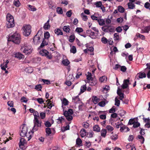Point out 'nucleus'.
I'll return each mask as SVG.
<instances>
[{
	"label": "nucleus",
	"mask_w": 150,
	"mask_h": 150,
	"mask_svg": "<svg viewBox=\"0 0 150 150\" xmlns=\"http://www.w3.org/2000/svg\"><path fill=\"white\" fill-rule=\"evenodd\" d=\"M35 88L38 91H41L42 88V86L41 85H37L35 86Z\"/></svg>",
	"instance_id": "62"
},
{
	"label": "nucleus",
	"mask_w": 150,
	"mask_h": 150,
	"mask_svg": "<svg viewBox=\"0 0 150 150\" xmlns=\"http://www.w3.org/2000/svg\"><path fill=\"white\" fill-rule=\"evenodd\" d=\"M107 78L105 76H103L102 77H100L99 78L100 81L101 82H102L105 81H106L107 80Z\"/></svg>",
	"instance_id": "45"
},
{
	"label": "nucleus",
	"mask_w": 150,
	"mask_h": 150,
	"mask_svg": "<svg viewBox=\"0 0 150 150\" xmlns=\"http://www.w3.org/2000/svg\"><path fill=\"white\" fill-rule=\"evenodd\" d=\"M34 132H33V130L32 131L30 132H29L28 133H27V134L25 135L27 138L28 139V140L29 141L30 139L32 138V135H33V133Z\"/></svg>",
	"instance_id": "16"
},
{
	"label": "nucleus",
	"mask_w": 150,
	"mask_h": 150,
	"mask_svg": "<svg viewBox=\"0 0 150 150\" xmlns=\"http://www.w3.org/2000/svg\"><path fill=\"white\" fill-rule=\"evenodd\" d=\"M114 39L115 40H119V35L118 33H115L114 34Z\"/></svg>",
	"instance_id": "59"
},
{
	"label": "nucleus",
	"mask_w": 150,
	"mask_h": 150,
	"mask_svg": "<svg viewBox=\"0 0 150 150\" xmlns=\"http://www.w3.org/2000/svg\"><path fill=\"white\" fill-rule=\"evenodd\" d=\"M62 63L65 66H68L70 64V62L67 59H65L62 61Z\"/></svg>",
	"instance_id": "39"
},
{
	"label": "nucleus",
	"mask_w": 150,
	"mask_h": 150,
	"mask_svg": "<svg viewBox=\"0 0 150 150\" xmlns=\"http://www.w3.org/2000/svg\"><path fill=\"white\" fill-rule=\"evenodd\" d=\"M82 143V141L79 138H77L76 140V144L78 145H81Z\"/></svg>",
	"instance_id": "53"
},
{
	"label": "nucleus",
	"mask_w": 150,
	"mask_h": 150,
	"mask_svg": "<svg viewBox=\"0 0 150 150\" xmlns=\"http://www.w3.org/2000/svg\"><path fill=\"white\" fill-rule=\"evenodd\" d=\"M98 22L100 25H103L105 23V21L103 19H99L98 20Z\"/></svg>",
	"instance_id": "35"
},
{
	"label": "nucleus",
	"mask_w": 150,
	"mask_h": 150,
	"mask_svg": "<svg viewBox=\"0 0 150 150\" xmlns=\"http://www.w3.org/2000/svg\"><path fill=\"white\" fill-rule=\"evenodd\" d=\"M62 107L64 110V106L67 105L68 104L69 101L65 98H64L62 100Z\"/></svg>",
	"instance_id": "15"
},
{
	"label": "nucleus",
	"mask_w": 150,
	"mask_h": 150,
	"mask_svg": "<svg viewBox=\"0 0 150 150\" xmlns=\"http://www.w3.org/2000/svg\"><path fill=\"white\" fill-rule=\"evenodd\" d=\"M84 145L87 148L90 147L91 146V143L89 141L85 142Z\"/></svg>",
	"instance_id": "47"
},
{
	"label": "nucleus",
	"mask_w": 150,
	"mask_h": 150,
	"mask_svg": "<svg viewBox=\"0 0 150 150\" xmlns=\"http://www.w3.org/2000/svg\"><path fill=\"white\" fill-rule=\"evenodd\" d=\"M9 61L8 60H6L2 64H1V69L3 70H5L6 68L8 67V64L9 63Z\"/></svg>",
	"instance_id": "13"
},
{
	"label": "nucleus",
	"mask_w": 150,
	"mask_h": 150,
	"mask_svg": "<svg viewBox=\"0 0 150 150\" xmlns=\"http://www.w3.org/2000/svg\"><path fill=\"white\" fill-rule=\"evenodd\" d=\"M102 42L104 44H106L108 42V40L105 37H103L101 40Z\"/></svg>",
	"instance_id": "49"
},
{
	"label": "nucleus",
	"mask_w": 150,
	"mask_h": 150,
	"mask_svg": "<svg viewBox=\"0 0 150 150\" xmlns=\"http://www.w3.org/2000/svg\"><path fill=\"white\" fill-rule=\"evenodd\" d=\"M81 16L83 20L86 21L88 19L87 16L85 15L83 13H82L81 14Z\"/></svg>",
	"instance_id": "41"
},
{
	"label": "nucleus",
	"mask_w": 150,
	"mask_h": 150,
	"mask_svg": "<svg viewBox=\"0 0 150 150\" xmlns=\"http://www.w3.org/2000/svg\"><path fill=\"white\" fill-rule=\"evenodd\" d=\"M93 130L95 131L99 132L100 131V128L98 125H95L93 127Z\"/></svg>",
	"instance_id": "26"
},
{
	"label": "nucleus",
	"mask_w": 150,
	"mask_h": 150,
	"mask_svg": "<svg viewBox=\"0 0 150 150\" xmlns=\"http://www.w3.org/2000/svg\"><path fill=\"white\" fill-rule=\"evenodd\" d=\"M42 80L44 83L48 85L50 83V81L49 80L42 79Z\"/></svg>",
	"instance_id": "54"
},
{
	"label": "nucleus",
	"mask_w": 150,
	"mask_h": 150,
	"mask_svg": "<svg viewBox=\"0 0 150 150\" xmlns=\"http://www.w3.org/2000/svg\"><path fill=\"white\" fill-rule=\"evenodd\" d=\"M72 101L77 104H80L81 103L78 96L72 98Z\"/></svg>",
	"instance_id": "14"
},
{
	"label": "nucleus",
	"mask_w": 150,
	"mask_h": 150,
	"mask_svg": "<svg viewBox=\"0 0 150 150\" xmlns=\"http://www.w3.org/2000/svg\"><path fill=\"white\" fill-rule=\"evenodd\" d=\"M129 83V79H125L124 80L123 83L121 86V87L123 89H125L128 87Z\"/></svg>",
	"instance_id": "11"
},
{
	"label": "nucleus",
	"mask_w": 150,
	"mask_h": 150,
	"mask_svg": "<svg viewBox=\"0 0 150 150\" xmlns=\"http://www.w3.org/2000/svg\"><path fill=\"white\" fill-rule=\"evenodd\" d=\"M137 76H138V77L139 79H142L143 78H145L146 76L145 74L141 72L138 73Z\"/></svg>",
	"instance_id": "25"
},
{
	"label": "nucleus",
	"mask_w": 150,
	"mask_h": 150,
	"mask_svg": "<svg viewBox=\"0 0 150 150\" xmlns=\"http://www.w3.org/2000/svg\"><path fill=\"white\" fill-rule=\"evenodd\" d=\"M95 5L97 7H101L102 6V3L101 1H97L95 3Z\"/></svg>",
	"instance_id": "51"
},
{
	"label": "nucleus",
	"mask_w": 150,
	"mask_h": 150,
	"mask_svg": "<svg viewBox=\"0 0 150 150\" xmlns=\"http://www.w3.org/2000/svg\"><path fill=\"white\" fill-rule=\"evenodd\" d=\"M50 20H48L47 22L45 23L44 25L43 28L45 30H48L50 28V26L49 24Z\"/></svg>",
	"instance_id": "21"
},
{
	"label": "nucleus",
	"mask_w": 150,
	"mask_h": 150,
	"mask_svg": "<svg viewBox=\"0 0 150 150\" xmlns=\"http://www.w3.org/2000/svg\"><path fill=\"white\" fill-rule=\"evenodd\" d=\"M21 37L20 34L16 32L10 37L8 39V41H12L14 43L18 44L21 41Z\"/></svg>",
	"instance_id": "1"
},
{
	"label": "nucleus",
	"mask_w": 150,
	"mask_h": 150,
	"mask_svg": "<svg viewBox=\"0 0 150 150\" xmlns=\"http://www.w3.org/2000/svg\"><path fill=\"white\" fill-rule=\"evenodd\" d=\"M28 130L27 126L25 125H23L21 132L20 133V135L22 137H24L26 135Z\"/></svg>",
	"instance_id": "8"
},
{
	"label": "nucleus",
	"mask_w": 150,
	"mask_h": 150,
	"mask_svg": "<svg viewBox=\"0 0 150 150\" xmlns=\"http://www.w3.org/2000/svg\"><path fill=\"white\" fill-rule=\"evenodd\" d=\"M75 40V37L74 35H71L69 37V40L70 42H73Z\"/></svg>",
	"instance_id": "46"
},
{
	"label": "nucleus",
	"mask_w": 150,
	"mask_h": 150,
	"mask_svg": "<svg viewBox=\"0 0 150 150\" xmlns=\"http://www.w3.org/2000/svg\"><path fill=\"white\" fill-rule=\"evenodd\" d=\"M63 30L67 32H69L70 30V27L69 26H64L63 28Z\"/></svg>",
	"instance_id": "32"
},
{
	"label": "nucleus",
	"mask_w": 150,
	"mask_h": 150,
	"mask_svg": "<svg viewBox=\"0 0 150 150\" xmlns=\"http://www.w3.org/2000/svg\"><path fill=\"white\" fill-rule=\"evenodd\" d=\"M33 115L34 116V120L38 119L39 115L38 112L37 111L33 113Z\"/></svg>",
	"instance_id": "36"
},
{
	"label": "nucleus",
	"mask_w": 150,
	"mask_h": 150,
	"mask_svg": "<svg viewBox=\"0 0 150 150\" xmlns=\"http://www.w3.org/2000/svg\"><path fill=\"white\" fill-rule=\"evenodd\" d=\"M94 48L93 47H90L88 49H85L84 50L85 52L87 53L88 52H92L93 51Z\"/></svg>",
	"instance_id": "42"
},
{
	"label": "nucleus",
	"mask_w": 150,
	"mask_h": 150,
	"mask_svg": "<svg viewBox=\"0 0 150 150\" xmlns=\"http://www.w3.org/2000/svg\"><path fill=\"white\" fill-rule=\"evenodd\" d=\"M118 11L121 13H123L125 11V8L121 6H119L118 7Z\"/></svg>",
	"instance_id": "37"
},
{
	"label": "nucleus",
	"mask_w": 150,
	"mask_h": 150,
	"mask_svg": "<svg viewBox=\"0 0 150 150\" xmlns=\"http://www.w3.org/2000/svg\"><path fill=\"white\" fill-rule=\"evenodd\" d=\"M105 128L106 129L110 132L112 131L114 129L113 127L110 125H108L106 126Z\"/></svg>",
	"instance_id": "38"
},
{
	"label": "nucleus",
	"mask_w": 150,
	"mask_h": 150,
	"mask_svg": "<svg viewBox=\"0 0 150 150\" xmlns=\"http://www.w3.org/2000/svg\"><path fill=\"white\" fill-rule=\"evenodd\" d=\"M44 125L46 127H49L51 126V124L48 121H46L45 122Z\"/></svg>",
	"instance_id": "56"
},
{
	"label": "nucleus",
	"mask_w": 150,
	"mask_h": 150,
	"mask_svg": "<svg viewBox=\"0 0 150 150\" xmlns=\"http://www.w3.org/2000/svg\"><path fill=\"white\" fill-rule=\"evenodd\" d=\"M111 138L114 140H116L118 138V136L116 134L112 135L111 136Z\"/></svg>",
	"instance_id": "55"
},
{
	"label": "nucleus",
	"mask_w": 150,
	"mask_h": 150,
	"mask_svg": "<svg viewBox=\"0 0 150 150\" xmlns=\"http://www.w3.org/2000/svg\"><path fill=\"white\" fill-rule=\"evenodd\" d=\"M49 52L45 50H42L40 52V54L42 56H46L48 55Z\"/></svg>",
	"instance_id": "18"
},
{
	"label": "nucleus",
	"mask_w": 150,
	"mask_h": 150,
	"mask_svg": "<svg viewBox=\"0 0 150 150\" xmlns=\"http://www.w3.org/2000/svg\"><path fill=\"white\" fill-rule=\"evenodd\" d=\"M86 33L92 39L96 38L98 35V33H95L91 30H88L86 31Z\"/></svg>",
	"instance_id": "7"
},
{
	"label": "nucleus",
	"mask_w": 150,
	"mask_h": 150,
	"mask_svg": "<svg viewBox=\"0 0 150 150\" xmlns=\"http://www.w3.org/2000/svg\"><path fill=\"white\" fill-rule=\"evenodd\" d=\"M46 132L47 134L50 135L51 133V131L50 128H46Z\"/></svg>",
	"instance_id": "64"
},
{
	"label": "nucleus",
	"mask_w": 150,
	"mask_h": 150,
	"mask_svg": "<svg viewBox=\"0 0 150 150\" xmlns=\"http://www.w3.org/2000/svg\"><path fill=\"white\" fill-rule=\"evenodd\" d=\"M40 37L37 35H36L34 38L33 40L35 44H38L40 42Z\"/></svg>",
	"instance_id": "12"
},
{
	"label": "nucleus",
	"mask_w": 150,
	"mask_h": 150,
	"mask_svg": "<svg viewBox=\"0 0 150 150\" xmlns=\"http://www.w3.org/2000/svg\"><path fill=\"white\" fill-rule=\"evenodd\" d=\"M54 33L57 35H62L63 34L62 30L59 28L55 29L54 30Z\"/></svg>",
	"instance_id": "19"
},
{
	"label": "nucleus",
	"mask_w": 150,
	"mask_h": 150,
	"mask_svg": "<svg viewBox=\"0 0 150 150\" xmlns=\"http://www.w3.org/2000/svg\"><path fill=\"white\" fill-rule=\"evenodd\" d=\"M26 144L25 140L23 138H21L19 144V146L21 149H25V145Z\"/></svg>",
	"instance_id": "9"
},
{
	"label": "nucleus",
	"mask_w": 150,
	"mask_h": 150,
	"mask_svg": "<svg viewBox=\"0 0 150 150\" xmlns=\"http://www.w3.org/2000/svg\"><path fill=\"white\" fill-rule=\"evenodd\" d=\"M50 34L48 32H46L44 34V39L47 40L50 37Z\"/></svg>",
	"instance_id": "50"
},
{
	"label": "nucleus",
	"mask_w": 150,
	"mask_h": 150,
	"mask_svg": "<svg viewBox=\"0 0 150 150\" xmlns=\"http://www.w3.org/2000/svg\"><path fill=\"white\" fill-rule=\"evenodd\" d=\"M128 8L129 9H133L135 7V6L134 4L132 2H129L127 4Z\"/></svg>",
	"instance_id": "31"
},
{
	"label": "nucleus",
	"mask_w": 150,
	"mask_h": 150,
	"mask_svg": "<svg viewBox=\"0 0 150 150\" xmlns=\"http://www.w3.org/2000/svg\"><path fill=\"white\" fill-rule=\"evenodd\" d=\"M57 120V123L58 124H60L61 123L62 121H64V118L62 117H59Z\"/></svg>",
	"instance_id": "63"
},
{
	"label": "nucleus",
	"mask_w": 150,
	"mask_h": 150,
	"mask_svg": "<svg viewBox=\"0 0 150 150\" xmlns=\"http://www.w3.org/2000/svg\"><path fill=\"white\" fill-rule=\"evenodd\" d=\"M33 123L34 126L33 129V132L37 131L39 127H40L41 126V122L39 121L38 119L34 120Z\"/></svg>",
	"instance_id": "6"
},
{
	"label": "nucleus",
	"mask_w": 150,
	"mask_h": 150,
	"mask_svg": "<svg viewBox=\"0 0 150 150\" xmlns=\"http://www.w3.org/2000/svg\"><path fill=\"white\" fill-rule=\"evenodd\" d=\"M13 4L16 7H18L21 5L19 0H14L13 1Z\"/></svg>",
	"instance_id": "28"
},
{
	"label": "nucleus",
	"mask_w": 150,
	"mask_h": 150,
	"mask_svg": "<svg viewBox=\"0 0 150 150\" xmlns=\"http://www.w3.org/2000/svg\"><path fill=\"white\" fill-rule=\"evenodd\" d=\"M86 90V84L83 85L81 86L80 89V93H83Z\"/></svg>",
	"instance_id": "34"
},
{
	"label": "nucleus",
	"mask_w": 150,
	"mask_h": 150,
	"mask_svg": "<svg viewBox=\"0 0 150 150\" xmlns=\"http://www.w3.org/2000/svg\"><path fill=\"white\" fill-rule=\"evenodd\" d=\"M107 133L106 129H102L100 131V135L103 137L105 138Z\"/></svg>",
	"instance_id": "20"
},
{
	"label": "nucleus",
	"mask_w": 150,
	"mask_h": 150,
	"mask_svg": "<svg viewBox=\"0 0 150 150\" xmlns=\"http://www.w3.org/2000/svg\"><path fill=\"white\" fill-rule=\"evenodd\" d=\"M144 32L146 33H148L150 31V25L145 27L143 29Z\"/></svg>",
	"instance_id": "33"
},
{
	"label": "nucleus",
	"mask_w": 150,
	"mask_h": 150,
	"mask_svg": "<svg viewBox=\"0 0 150 150\" xmlns=\"http://www.w3.org/2000/svg\"><path fill=\"white\" fill-rule=\"evenodd\" d=\"M36 100L40 104H42L44 102V101L43 100L42 98H37L36 99Z\"/></svg>",
	"instance_id": "58"
},
{
	"label": "nucleus",
	"mask_w": 150,
	"mask_h": 150,
	"mask_svg": "<svg viewBox=\"0 0 150 150\" xmlns=\"http://www.w3.org/2000/svg\"><path fill=\"white\" fill-rule=\"evenodd\" d=\"M90 80V85L92 86L95 85L97 83V81L95 78H93Z\"/></svg>",
	"instance_id": "24"
},
{
	"label": "nucleus",
	"mask_w": 150,
	"mask_h": 150,
	"mask_svg": "<svg viewBox=\"0 0 150 150\" xmlns=\"http://www.w3.org/2000/svg\"><path fill=\"white\" fill-rule=\"evenodd\" d=\"M115 105L119 106L120 105V100L117 98V97L115 98Z\"/></svg>",
	"instance_id": "44"
},
{
	"label": "nucleus",
	"mask_w": 150,
	"mask_h": 150,
	"mask_svg": "<svg viewBox=\"0 0 150 150\" xmlns=\"http://www.w3.org/2000/svg\"><path fill=\"white\" fill-rule=\"evenodd\" d=\"M102 29L103 31L106 32H113L115 31L114 28L112 27H108L107 28L105 27H103Z\"/></svg>",
	"instance_id": "10"
},
{
	"label": "nucleus",
	"mask_w": 150,
	"mask_h": 150,
	"mask_svg": "<svg viewBox=\"0 0 150 150\" xmlns=\"http://www.w3.org/2000/svg\"><path fill=\"white\" fill-rule=\"evenodd\" d=\"M57 12L59 14H62L63 13L62 10L60 7H57Z\"/></svg>",
	"instance_id": "60"
},
{
	"label": "nucleus",
	"mask_w": 150,
	"mask_h": 150,
	"mask_svg": "<svg viewBox=\"0 0 150 150\" xmlns=\"http://www.w3.org/2000/svg\"><path fill=\"white\" fill-rule=\"evenodd\" d=\"M21 50V51L26 54L29 55L32 53L33 48L31 45L26 44L22 45Z\"/></svg>",
	"instance_id": "3"
},
{
	"label": "nucleus",
	"mask_w": 150,
	"mask_h": 150,
	"mask_svg": "<svg viewBox=\"0 0 150 150\" xmlns=\"http://www.w3.org/2000/svg\"><path fill=\"white\" fill-rule=\"evenodd\" d=\"M93 134L94 132L93 131L90 132L88 133V138H91L93 137Z\"/></svg>",
	"instance_id": "57"
},
{
	"label": "nucleus",
	"mask_w": 150,
	"mask_h": 150,
	"mask_svg": "<svg viewBox=\"0 0 150 150\" xmlns=\"http://www.w3.org/2000/svg\"><path fill=\"white\" fill-rule=\"evenodd\" d=\"M70 52L74 54H75L76 52V48L74 46H73L71 48Z\"/></svg>",
	"instance_id": "52"
},
{
	"label": "nucleus",
	"mask_w": 150,
	"mask_h": 150,
	"mask_svg": "<svg viewBox=\"0 0 150 150\" xmlns=\"http://www.w3.org/2000/svg\"><path fill=\"white\" fill-rule=\"evenodd\" d=\"M126 113V112L123 110H120L118 112L119 115L121 116H124Z\"/></svg>",
	"instance_id": "48"
},
{
	"label": "nucleus",
	"mask_w": 150,
	"mask_h": 150,
	"mask_svg": "<svg viewBox=\"0 0 150 150\" xmlns=\"http://www.w3.org/2000/svg\"><path fill=\"white\" fill-rule=\"evenodd\" d=\"M73 113V112L72 109H69L68 111H65L64 112V115L66 117L67 120L69 121H71L73 119L72 115Z\"/></svg>",
	"instance_id": "5"
},
{
	"label": "nucleus",
	"mask_w": 150,
	"mask_h": 150,
	"mask_svg": "<svg viewBox=\"0 0 150 150\" xmlns=\"http://www.w3.org/2000/svg\"><path fill=\"white\" fill-rule=\"evenodd\" d=\"M47 105L48 106V108L50 109L53 106L52 104V103H50L51 102L50 99H48L47 101Z\"/></svg>",
	"instance_id": "30"
},
{
	"label": "nucleus",
	"mask_w": 150,
	"mask_h": 150,
	"mask_svg": "<svg viewBox=\"0 0 150 150\" xmlns=\"http://www.w3.org/2000/svg\"><path fill=\"white\" fill-rule=\"evenodd\" d=\"M15 57L19 59H21L24 58V56L20 52H18L16 53L15 54Z\"/></svg>",
	"instance_id": "17"
},
{
	"label": "nucleus",
	"mask_w": 150,
	"mask_h": 150,
	"mask_svg": "<svg viewBox=\"0 0 150 150\" xmlns=\"http://www.w3.org/2000/svg\"><path fill=\"white\" fill-rule=\"evenodd\" d=\"M78 33H80L83 32V30L81 28H77L75 30Z\"/></svg>",
	"instance_id": "61"
},
{
	"label": "nucleus",
	"mask_w": 150,
	"mask_h": 150,
	"mask_svg": "<svg viewBox=\"0 0 150 150\" xmlns=\"http://www.w3.org/2000/svg\"><path fill=\"white\" fill-rule=\"evenodd\" d=\"M86 76L87 79L88 80H90L93 78L91 76L92 75L91 73L89 72H88L87 74H86Z\"/></svg>",
	"instance_id": "40"
},
{
	"label": "nucleus",
	"mask_w": 150,
	"mask_h": 150,
	"mask_svg": "<svg viewBox=\"0 0 150 150\" xmlns=\"http://www.w3.org/2000/svg\"><path fill=\"white\" fill-rule=\"evenodd\" d=\"M28 8L29 10L32 11H35L36 10V8L34 6L30 5H28Z\"/></svg>",
	"instance_id": "29"
},
{
	"label": "nucleus",
	"mask_w": 150,
	"mask_h": 150,
	"mask_svg": "<svg viewBox=\"0 0 150 150\" xmlns=\"http://www.w3.org/2000/svg\"><path fill=\"white\" fill-rule=\"evenodd\" d=\"M23 34L26 36H29L31 32V27L30 25H26L23 27Z\"/></svg>",
	"instance_id": "4"
},
{
	"label": "nucleus",
	"mask_w": 150,
	"mask_h": 150,
	"mask_svg": "<svg viewBox=\"0 0 150 150\" xmlns=\"http://www.w3.org/2000/svg\"><path fill=\"white\" fill-rule=\"evenodd\" d=\"M6 25L7 28H12L15 26L14 19L13 16L10 14L8 13L6 15Z\"/></svg>",
	"instance_id": "2"
},
{
	"label": "nucleus",
	"mask_w": 150,
	"mask_h": 150,
	"mask_svg": "<svg viewBox=\"0 0 150 150\" xmlns=\"http://www.w3.org/2000/svg\"><path fill=\"white\" fill-rule=\"evenodd\" d=\"M138 138L140 139V141L142 144H143L144 141V137L141 135H138Z\"/></svg>",
	"instance_id": "43"
},
{
	"label": "nucleus",
	"mask_w": 150,
	"mask_h": 150,
	"mask_svg": "<svg viewBox=\"0 0 150 150\" xmlns=\"http://www.w3.org/2000/svg\"><path fill=\"white\" fill-rule=\"evenodd\" d=\"M126 129H127V130L126 131V132L129 131V128L126 127L125 125H123V126L120 127V130L121 132H123L124 130Z\"/></svg>",
	"instance_id": "27"
},
{
	"label": "nucleus",
	"mask_w": 150,
	"mask_h": 150,
	"mask_svg": "<svg viewBox=\"0 0 150 150\" xmlns=\"http://www.w3.org/2000/svg\"><path fill=\"white\" fill-rule=\"evenodd\" d=\"M80 134L82 137H83L86 135V130L84 129H81L80 131Z\"/></svg>",
	"instance_id": "22"
},
{
	"label": "nucleus",
	"mask_w": 150,
	"mask_h": 150,
	"mask_svg": "<svg viewBox=\"0 0 150 150\" xmlns=\"http://www.w3.org/2000/svg\"><path fill=\"white\" fill-rule=\"evenodd\" d=\"M92 100L93 103L95 104H97L100 101V99L96 96H93Z\"/></svg>",
	"instance_id": "23"
}]
</instances>
